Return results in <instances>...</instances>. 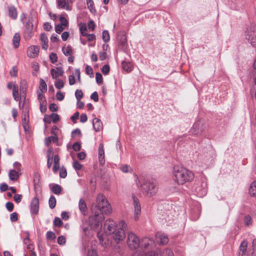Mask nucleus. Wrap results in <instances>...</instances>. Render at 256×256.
I'll use <instances>...</instances> for the list:
<instances>
[{
    "mask_svg": "<svg viewBox=\"0 0 256 256\" xmlns=\"http://www.w3.org/2000/svg\"><path fill=\"white\" fill-rule=\"evenodd\" d=\"M96 202L95 208L92 210L94 214L89 218V223L91 228L97 231L102 227V222L104 219V214H110L112 208L103 194L98 195Z\"/></svg>",
    "mask_w": 256,
    "mask_h": 256,
    "instance_id": "f257e3e1",
    "label": "nucleus"
},
{
    "mask_svg": "<svg viewBox=\"0 0 256 256\" xmlns=\"http://www.w3.org/2000/svg\"><path fill=\"white\" fill-rule=\"evenodd\" d=\"M126 226V223L124 220L120 221L117 225L114 221L108 220L106 221L104 228L105 232L108 235L110 236L114 242L119 244L126 238L124 230Z\"/></svg>",
    "mask_w": 256,
    "mask_h": 256,
    "instance_id": "f03ea898",
    "label": "nucleus"
},
{
    "mask_svg": "<svg viewBox=\"0 0 256 256\" xmlns=\"http://www.w3.org/2000/svg\"><path fill=\"white\" fill-rule=\"evenodd\" d=\"M172 174L174 180L178 184H184L191 182L194 178V174L191 170L182 166H174Z\"/></svg>",
    "mask_w": 256,
    "mask_h": 256,
    "instance_id": "7ed1b4c3",
    "label": "nucleus"
},
{
    "mask_svg": "<svg viewBox=\"0 0 256 256\" xmlns=\"http://www.w3.org/2000/svg\"><path fill=\"white\" fill-rule=\"evenodd\" d=\"M47 91V85L42 78L40 79V84L38 90H37L38 100L40 102V108L42 113H44L47 110V102L44 94Z\"/></svg>",
    "mask_w": 256,
    "mask_h": 256,
    "instance_id": "20e7f679",
    "label": "nucleus"
},
{
    "mask_svg": "<svg viewBox=\"0 0 256 256\" xmlns=\"http://www.w3.org/2000/svg\"><path fill=\"white\" fill-rule=\"evenodd\" d=\"M136 184L142 188L143 192L148 196L154 195L158 191V186L156 183L150 180H138Z\"/></svg>",
    "mask_w": 256,
    "mask_h": 256,
    "instance_id": "39448f33",
    "label": "nucleus"
},
{
    "mask_svg": "<svg viewBox=\"0 0 256 256\" xmlns=\"http://www.w3.org/2000/svg\"><path fill=\"white\" fill-rule=\"evenodd\" d=\"M126 242L130 250H136L140 246V240L138 236L130 232L128 233Z\"/></svg>",
    "mask_w": 256,
    "mask_h": 256,
    "instance_id": "423d86ee",
    "label": "nucleus"
},
{
    "mask_svg": "<svg viewBox=\"0 0 256 256\" xmlns=\"http://www.w3.org/2000/svg\"><path fill=\"white\" fill-rule=\"evenodd\" d=\"M132 198L133 200V204L134 208V220H137L138 219L139 216L141 213V206L138 199L136 196L134 194L132 195Z\"/></svg>",
    "mask_w": 256,
    "mask_h": 256,
    "instance_id": "0eeeda50",
    "label": "nucleus"
},
{
    "mask_svg": "<svg viewBox=\"0 0 256 256\" xmlns=\"http://www.w3.org/2000/svg\"><path fill=\"white\" fill-rule=\"evenodd\" d=\"M40 52V47L38 46L32 45L27 48L26 54L30 58H35L38 56Z\"/></svg>",
    "mask_w": 256,
    "mask_h": 256,
    "instance_id": "6e6552de",
    "label": "nucleus"
},
{
    "mask_svg": "<svg viewBox=\"0 0 256 256\" xmlns=\"http://www.w3.org/2000/svg\"><path fill=\"white\" fill-rule=\"evenodd\" d=\"M156 238L158 242L162 245H166L168 242V236L162 232H157L156 234Z\"/></svg>",
    "mask_w": 256,
    "mask_h": 256,
    "instance_id": "1a4fd4ad",
    "label": "nucleus"
},
{
    "mask_svg": "<svg viewBox=\"0 0 256 256\" xmlns=\"http://www.w3.org/2000/svg\"><path fill=\"white\" fill-rule=\"evenodd\" d=\"M154 245V241L152 238L145 237L142 238L140 241V246L142 248L144 249L152 248Z\"/></svg>",
    "mask_w": 256,
    "mask_h": 256,
    "instance_id": "9d476101",
    "label": "nucleus"
},
{
    "mask_svg": "<svg viewBox=\"0 0 256 256\" xmlns=\"http://www.w3.org/2000/svg\"><path fill=\"white\" fill-rule=\"evenodd\" d=\"M246 38L253 46H256V32L248 30L246 32Z\"/></svg>",
    "mask_w": 256,
    "mask_h": 256,
    "instance_id": "9b49d317",
    "label": "nucleus"
},
{
    "mask_svg": "<svg viewBox=\"0 0 256 256\" xmlns=\"http://www.w3.org/2000/svg\"><path fill=\"white\" fill-rule=\"evenodd\" d=\"M39 210V200L36 197H34L30 202V212L32 214H36Z\"/></svg>",
    "mask_w": 256,
    "mask_h": 256,
    "instance_id": "f8f14e48",
    "label": "nucleus"
},
{
    "mask_svg": "<svg viewBox=\"0 0 256 256\" xmlns=\"http://www.w3.org/2000/svg\"><path fill=\"white\" fill-rule=\"evenodd\" d=\"M204 130L202 124L200 121L196 122L193 125L191 132L194 134L198 135L200 134Z\"/></svg>",
    "mask_w": 256,
    "mask_h": 256,
    "instance_id": "ddd939ff",
    "label": "nucleus"
},
{
    "mask_svg": "<svg viewBox=\"0 0 256 256\" xmlns=\"http://www.w3.org/2000/svg\"><path fill=\"white\" fill-rule=\"evenodd\" d=\"M50 74L52 78L56 79L63 74L64 71L62 67H56L51 69Z\"/></svg>",
    "mask_w": 256,
    "mask_h": 256,
    "instance_id": "4468645a",
    "label": "nucleus"
},
{
    "mask_svg": "<svg viewBox=\"0 0 256 256\" xmlns=\"http://www.w3.org/2000/svg\"><path fill=\"white\" fill-rule=\"evenodd\" d=\"M40 41L42 48L46 50L48 48V38L46 34L44 32L42 33L40 36Z\"/></svg>",
    "mask_w": 256,
    "mask_h": 256,
    "instance_id": "2eb2a0df",
    "label": "nucleus"
},
{
    "mask_svg": "<svg viewBox=\"0 0 256 256\" xmlns=\"http://www.w3.org/2000/svg\"><path fill=\"white\" fill-rule=\"evenodd\" d=\"M98 159L100 164L104 165L105 162L104 152V146L102 144H100L98 147Z\"/></svg>",
    "mask_w": 256,
    "mask_h": 256,
    "instance_id": "dca6fc26",
    "label": "nucleus"
},
{
    "mask_svg": "<svg viewBox=\"0 0 256 256\" xmlns=\"http://www.w3.org/2000/svg\"><path fill=\"white\" fill-rule=\"evenodd\" d=\"M92 125L94 128L96 132H100L103 128V125L102 122H101L100 119L97 118H94L93 119Z\"/></svg>",
    "mask_w": 256,
    "mask_h": 256,
    "instance_id": "f3484780",
    "label": "nucleus"
},
{
    "mask_svg": "<svg viewBox=\"0 0 256 256\" xmlns=\"http://www.w3.org/2000/svg\"><path fill=\"white\" fill-rule=\"evenodd\" d=\"M78 208L82 214H86L88 208L86 202L82 198H80L79 200Z\"/></svg>",
    "mask_w": 256,
    "mask_h": 256,
    "instance_id": "a211bd4d",
    "label": "nucleus"
},
{
    "mask_svg": "<svg viewBox=\"0 0 256 256\" xmlns=\"http://www.w3.org/2000/svg\"><path fill=\"white\" fill-rule=\"evenodd\" d=\"M54 164L52 167V171L54 173H56L60 168V158L58 154H56L54 156Z\"/></svg>",
    "mask_w": 256,
    "mask_h": 256,
    "instance_id": "6ab92c4d",
    "label": "nucleus"
},
{
    "mask_svg": "<svg viewBox=\"0 0 256 256\" xmlns=\"http://www.w3.org/2000/svg\"><path fill=\"white\" fill-rule=\"evenodd\" d=\"M8 16L13 20H16L17 18L18 13L16 8L14 6H10L8 8Z\"/></svg>",
    "mask_w": 256,
    "mask_h": 256,
    "instance_id": "aec40b11",
    "label": "nucleus"
},
{
    "mask_svg": "<svg viewBox=\"0 0 256 256\" xmlns=\"http://www.w3.org/2000/svg\"><path fill=\"white\" fill-rule=\"evenodd\" d=\"M56 1L59 8L68 10H71L68 4L66 2V0H56Z\"/></svg>",
    "mask_w": 256,
    "mask_h": 256,
    "instance_id": "412c9836",
    "label": "nucleus"
},
{
    "mask_svg": "<svg viewBox=\"0 0 256 256\" xmlns=\"http://www.w3.org/2000/svg\"><path fill=\"white\" fill-rule=\"evenodd\" d=\"M20 34L18 33V32L14 34V36H13V38H12V44H13L14 47L15 48H16L18 47L19 44H20Z\"/></svg>",
    "mask_w": 256,
    "mask_h": 256,
    "instance_id": "4be33fe9",
    "label": "nucleus"
},
{
    "mask_svg": "<svg viewBox=\"0 0 256 256\" xmlns=\"http://www.w3.org/2000/svg\"><path fill=\"white\" fill-rule=\"evenodd\" d=\"M248 246V242L244 240L242 242L240 246V250L241 252L242 256H245Z\"/></svg>",
    "mask_w": 256,
    "mask_h": 256,
    "instance_id": "5701e85b",
    "label": "nucleus"
},
{
    "mask_svg": "<svg viewBox=\"0 0 256 256\" xmlns=\"http://www.w3.org/2000/svg\"><path fill=\"white\" fill-rule=\"evenodd\" d=\"M8 176L10 179L14 181L16 180L19 177L18 172L14 170H10Z\"/></svg>",
    "mask_w": 256,
    "mask_h": 256,
    "instance_id": "b1692460",
    "label": "nucleus"
},
{
    "mask_svg": "<svg viewBox=\"0 0 256 256\" xmlns=\"http://www.w3.org/2000/svg\"><path fill=\"white\" fill-rule=\"evenodd\" d=\"M122 68L128 72L132 70V64L130 62L123 61L122 62Z\"/></svg>",
    "mask_w": 256,
    "mask_h": 256,
    "instance_id": "393cba45",
    "label": "nucleus"
},
{
    "mask_svg": "<svg viewBox=\"0 0 256 256\" xmlns=\"http://www.w3.org/2000/svg\"><path fill=\"white\" fill-rule=\"evenodd\" d=\"M136 252L138 256H158V252L154 251H150L148 252Z\"/></svg>",
    "mask_w": 256,
    "mask_h": 256,
    "instance_id": "a878e982",
    "label": "nucleus"
},
{
    "mask_svg": "<svg viewBox=\"0 0 256 256\" xmlns=\"http://www.w3.org/2000/svg\"><path fill=\"white\" fill-rule=\"evenodd\" d=\"M51 190L54 194L59 195L62 192V187L58 184H54L51 188Z\"/></svg>",
    "mask_w": 256,
    "mask_h": 256,
    "instance_id": "bb28decb",
    "label": "nucleus"
},
{
    "mask_svg": "<svg viewBox=\"0 0 256 256\" xmlns=\"http://www.w3.org/2000/svg\"><path fill=\"white\" fill-rule=\"evenodd\" d=\"M12 96L14 100L16 101L18 100V85H14L12 90Z\"/></svg>",
    "mask_w": 256,
    "mask_h": 256,
    "instance_id": "cd10ccee",
    "label": "nucleus"
},
{
    "mask_svg": "<svg viewBox=\"0 0 256 256\" xmlns=\"http://www.w3.org/2000/svg\"><path fill=\"white\" fill-rule=\"evenodd\" d=\"M249 192L252 196L256 195V181L252 182L250 187Z\"/></svg>",
    "mask_w": 256,
    "mask_h": 256,
    "instance_id": "c85d7f7f",
    "label": "nucleus"
},
{
    "mask_svg": "<svg viewBox=\"0 0 256 256\" xmlns=\"http://www.w3.org/2000/svg\"><path fill=\"white\" fill-rule=\"evenodd\" d=\"M88 8L92 14L96 12V10L94 7V2L92 0H86Z\"/></svg>",
    "mask_w": 256,
    "mask_h": 256,
    "instance_id": "c756f323",
    "label": "nucleus"
},
{
    "mask_svg": "<svg viewBox=\"0 0 256 256\" xmlns=\"http://www.w3.org/2000/svg\"><path fill=\"white\" fill-rule=\"evenodd\" d=\"M49 118L51 120L52 122L56 123L59 121L60 118V116L58 114L52 113L49 115Z\"/></svg>",
    "mask_w": 256,
    "mask_h": 256,
    "instance_id": "7c9ffc66",
    "label": "nucleus"
},
{
    "mask_svg": "<svg viewBox=\"0 0 256 256\" xmlns=\"http://www.w3.org/2000/svg\"><path fill=\"white\" fill-rule=\"evenodd\" d=\"M120 170L124 173L132 172V168L128 164L122 165L120 168Z\"/></svg>",
    "mask_w": 256,
    "mask_h": 256,
    "instance_id": "2f4dec72",
    "label": "nucleus"
},
{
    "mask_svg": "<svg viewBox=\"0 0 256 256\" xmlns=\"http://www.w3.org/2000/svg\"><path fill=\"white\" fill-rule=\"evenodd\" d=\"M34 34L33 30H24V37L26 40H30Z\"/></svg>",
    "mask_w": 256,
    "mask_h": 256,
    "instance_id": "473e14b6",
    "label": "nucleus"
},
{
    "mask_svg": "<svg viewBox=\"0 0 256 256\" xmlns=\"http://www.w3.org/2000/svg\"><path fill=\"white\" fill-rule=\"evenodd\" d=\"M162 256H174L172 251L168 248H165L161 253Z\"/></svg>",
    "mask_w": 256,
    "mask_h": 256,
    "instance_id": "72a5a7b5",
    "label": "nucleus"
},
{
    "mask_svg": "<svg viewBox=\"0 0 256 256\" xmlns=\"http://www.w3.org/2000/svg\"><path fill=\"white\" fill-rule=\"evenodd\" d=\"M56 200L54 196H51L49 198V206L51 208H54L56 205Z\"/></svg>",
    "mask_w": 256,
    "mask_h": 256,
    "instance_id": "f704fd0d",
    "label": "nucleus"
},
{
    "mask_svg": "<svg viewBox=\"0 0 256 256\" xmlns=\"http://www.w3.org/2000/svg\"><path fill=\"white\" fill-rule=\"evenodd\" d=\"M59 170L60 178H66L67 176V171L65 167L62 166Z\"/></svg>",
    "mask_w": 256,
    "mask_h": 256,
    "instance_id": "c9c22d12",
    "label": "nucleus"
},
{
    "mask_svg": "<svg viewBox=\"0 0 256 256\" xmlns=\"http://www.w3.org/2000/svg\"><path fill=\"white\" fill-rule=\"evenodd\" d=\"M54 86L56 88L60 90L64 88V82L62 80L58 79L55 82Z\"/></svg>",
    "mask_w": 256,
    "mask_h": 256,
    "instance_id": "e433bc0d",
    "label": "nucleus"
},
{
    "mask_svg": "<svg viewBox=\"0 0 256 256\" xmlns=\"http://www.w3.org/2000/svg\"><path fill=\"white\" fill-rule=\"evenodd\" d=\"M98 236L102 246H106L108 244V240L104 238L100 232H98Z\"/></svg>",
    "mask_w": 256,
    "mask_h": 256,
    "instance_id": "4c0bfd02",
    "label": "nucleus"
},
{
    "mask_svg": "<svg viewBox=\"0 0 256 256\" xmlns=\"http://www.w3.org/2000/svg\"><path fill=\"white\" fill-rule=\"evenodd\" d=\"M110 35L108 30H104L102 32V39L106 42H108L110 40Z\"/></svg>",
    "mask_w": 256,
    "mask_h": 256,
    "instance_id": "58836bf2",
    "label": "nucleus"
},
{
    "mask_svg": "<svg viewBox=\"0 0 256 256\" xmlns=\"http://www.w3.org/2000/svg\"><path fill=\"white\" fill-rule=\"evenodd\" d=\"M244 224L246 226L252 224V218L249 215L246 216L244 218Z\"/></svg>",
    "mask_w": 256,
    "mask_h": 256,
    "instance_id": "ea45409f",
    "label": "nucleus"
},
{
    "mask_svg": "<svg viewBox=\"0 0 256 256\" xmlns=\"http://www.w3.org/2000/svg\"><path fill=\"white\" fill-rule=\"evenodd\" d=\"M96 82L98 84H102L103 82L102 76L100 72H96Z\"/></svg>",
    "mask_w": 256,
    "mask_h": 256,
    "instance_id": "a19ab883",
    "label": "nucleus"
},
{
    "mask_svg": "<svg viewBox=\"0 0 256 256\" xmlns=\"http://www.w3.org/2000/svg\"><path fill=\"white\" fill-rule=\"evenodd\" d=\"M75 96L78 101L80 100L83 97V93L82 90H77L75 92Z\"/></svg>",
    "mask_w": 256,
    "mask_h": 256,
    "instance_id": "79ce46f5",
    "label": "nucleus"
},
{
    "mask_svg": "<svg viewBox=\"0 0 256 256\" xmlns=\"http://www.w3.org/2000/svg\"><path fill=\"white\" fill-rule=\"evenodd\" d=\"M62 51L64 55H70L72 52V50L70 46H68L66 48H62Z\"/></svg>",
    "mask_w": 256,
    "mask_h": 256,
    "instance_id": "37998d69",
    "label": "nucleus"
},
{
    "mask_svg": "<svg viewBox=\"0 0 256 256\" xmlns=\"http://www.w3.org/2000/svg\"><path fill=\"white\" fill-rule=\"evenodd\" d=\"M28 114L26 112H25V114H24L23 118H22V124L24 128H25L26 125L28 124Z\"/></svg>",
    "mask_w": 256,
    "mask_h": 256,
    "instance_id": "c03bdc74",
    "label": "nucleus"
},
{
    "mask_svg": "<svg viewBox=\"0 0 256 256\" xmlns=\"http://www.w3.org/2000/svg\"><path fill=\"white\" fill-rule=\"evenodd\" d=\"M73 167L76 170H80L82 168V164H80L78 161H74L73 162Z\"/></svg>",
    "mask_w": 256,
    "mask_h": 256,
    "instance_id": "a18cd8bd",
    "label": "nucleus"
},
{
    "mask_svg": "<svg viewBox=\"0 0 256 256\" xmlns=\"http://www.w3.org/2000/svg\"><path fill=\"white\" fill-rule=\"evenodd\" d=\"M110 70V66L108 64H105L102 68V72L104 74L106 75L109 73Z\"/></svg>",
    "mask_w": 256,
    "mask_h": 256,
    "instance_id": "49530a36",
    "label": "nucleus"
},
{
    "mask_svg": "<svg viewBox=\"0 0 256 256\" xmlns=\"http://www.w3.org/2000/svg\"><path fill=\"white\" fill-rule=\"evenodd\" d=\"M57 242L60 245H63L66 242V238L63 236H60L58 237Z\"/></svg>",
    "mask_w": 256,
    "mask_h": 256,
    "instance_id": "de8ad7c7",
    "label": "nucleus"
},
{
    "mask_svg": "<svg viewBox=\"0 0 256 256\" xmlns=\"http://www.w3.org/2000/svg\"><path fill=\"white\" fill-rule=\"evenodd\" d=\"M49 58L52 63H54L58 60V56L55 53H51L49 56Z\"/></svg>",
    "mask_w": 256,
    "mask_h": 256,
    "instance_id": "09e8293b",
    "label": "nucleus"
},
{
    "mask_svg": "<svg viewBox=\"0 0 256 256\" xmlns=\"http://www.w3.org/2000/svg\"><path fill=\"white\" fill-rule=\"evenodd\" d=\"M50 142L54 143H57L58 142V138L56 133H55V134H52L51 136H49V142Z\"/></svg>",
    "mask_w": 256,
    "mask_h": 256,
    "instance_id": "8fccbe9b",
    "label": "nucleus"
},
{
    "mask_svg": "<svg viewBox=\"0 0 256 256\" xmlns=\"http://www.w3.org/2000/svg\"><path fill=\"white\" fill-rule=\"evenodd\" d=\"M56 98L59 101H62L64 99V95L60 91L58 92L56 95Z\"/></svg>",
    "mask_w": 256,
    "mask_h": 256,
    "instance_id": "3c124183",
    "label": "nucleus"
},
{
    "mask_svg": "<svg viewBox=\"0 0 256 256\" xmlns=\"http://www.w3.org/2000/svg\"><path fill=\"white\" fill-rule=\"evenodd\" d=\"M64 26H66L62 24H58V25L56 26L55 28L56 32L58 34H60L64 30Z\"/></svg>",
    "mask_w": 256,
    "mask_h": 256,
    "instance_id": "603ef678",
    "label": "nucleus"
},
{
    "mask_svg": "<svg viewBox=\"0 0 256 256\" xmlns=\"http://www.w3.org/2000/svg\"><path fill=\"white\" fill-rule=\"evenodd\" d=\"M22 194H15L14 196V200L16 203H20L22 200Z\"/></svg>",
    "mask_w": 256,
    "mask_h": 256,
    "instance_id": "864d4df0",
    "label": "nucleus"
},
{
    "mask_svg": "<svg viewBox=\"0 0 256 256\" xmlns=\"http://www.w3.org/2000/svg\"><path fill=\"white\" fill-rule=\"evenodd\" d=\"M83 36L87 37L88 41H92L95 39V36L94 34H88V33L83 32Z\"/></svg>",
    "mask_w": 256,
    "mask_h": 256,
    "instance_id": "5fc2aeb1",
    "label": "nucleus"
},
{
    "mask_svg": "<svg viewBox=\"0 0 256 256\" xmlns=\"http://www.w3.org/2000/svg\"><path fill=\"white\" fill-rule=\"evenodd\" d=\"M58 109V106L54 103H52L49 106V110L52 112H56Z\"/></svg>",
    "mask_w": 256,
    "mask_h": 256,
    "instance_id": "6e6d98bb",
    "label": "nucleus"
},
{
    "mask_svg": "<svg viewBox=\"0 0 256 256\" xmlns=\"http://www.w3.org/2000/svg\"><path fill=\"white\" fill-rule=\"evenodd\" d=\"M62 222L60 218H55L54 222V224L55 226L60 227L62 226Z\"/></svg>",
    "mask_w": 256,
    "mask_h": 256,
    "instance_id": "4d7b16f0",
    "label": "nucleus"
},
{
    "mask_svg": "<svg viewBox=\"0 0 256 256\" xmlns=\"http://www.w3.org/2000/svg\"><path fill=\"white\" fill-rule=\"evenodd\" d=\"M6 206L8 212H12L14 210V204L12 202H7Z\"/></svg>",
    "mask_w": 256,
    "mask_h": 256,
    "instance_id": "13d9d810",
    "label": "nucleus"
},
{
    "mask_svg": "<svg viewBox=\"0 0 256 256\" xmlns=\"http://www.w3.org/2000/svg\"><path fill=\"white\" fill-rule=\"evenodd\" d=\"M118 40L120 42V44L122 45H124L126 42V38L124 35L122 36H118Z\"/></svg>",
    "mask_w": 256,
    "mask_h": 256,
    "instance_id": "bf43d9fd",
    "label": "nucleus"
},
{
    "mask_svg": "<svg viewBox=\"0 0 256 256\" xmlns=\"http://www.w3.org/2000/svg\"><path fill=\"white\" fill-rule=\"evenodd\" d=\"M10 220L12 222H16L18 220V214L14 212L10 214Z\"/></svg>",
    "mask_w": 256,
    "mask_h": 256,
    "instance_id": "052dcab7",
    "label": "nucleus"
},
{
    "mask_svg": "<svg viewBox=\"0 0 256 256\" xmlns=\"http://www.w3.org/2000/svg\"><path fill=\"white\" fill-rule=\"evenodd\" d=\"M86 72L87 74L90 75V76L93 75V70L92 68L89 66H86L85 68Z\"/></svg>",
    "mask_w": 256,
    "mask_h": 256,
    "instance_id": "680f3d73",
    "label": "nucleus"
},
{
    "mask_svg": "<svg viewBox=\"0 0 256 256\" xmlns=\"http://www.w3.org/2000/svg\"><path fill=\"white\" fill-rule=\"evenodd\" d=\"M90 98L92 99L94 102H97L98 101V95L96 92H94L91 96Z\"/></svg>",
    "mask_w": 256,
    "mask_h": 256,
    "instance_id": "e2e57ef3",
    "label": "nucleus"
},
{
    "mask_svg": "<svg viewBox=\"0 0 256 256\" xmlns=\"http://www.w3.org/2000/svg\"><path fill=\"white\" fill-rule=\"evenodd\" d=\"M9 189L8 185L5 183H2L0 186V190L2 192H6Z\"/></svg>",
    "mask_w": 256,
    "mask_h": 256,
    "instance_id": "0e129e2a",
    "label": "nucleus"
},
{
    "mask_svg": "<svg viewBox=\"0 0 256 256\" xmlns=\"http://www.w3.org/2000/svg\"><path fill=\"white\" fill-rule=\"evenodd\" d=\"M107 54L105 52H101L99 54V58L100 60H104L106 58Z\"/></svg>",
    "mask_w": 256,
    "mask_h": 256,
    "instance_id": "69168bd1",
    "label": "nucleus"
},
{
    "mask_svg": "<svg viewBox=\"0 0 256 256\" xmlns=\"http://www.w3.org/2000/svg\"><path fill=\"white\" fill-rule=\"evenodd\" d=\"M68 82L70 85H73L75 84L76 80L74 76L70 75L68 76Z\"/></svg>",
    "mask_w": 256,
    "mask_h": 256,
    "instance_id": "338daca9",
    "label": "nucleus"
},
{
    "mask_svg": "<svg viewBox=\"0 0 256 256\" xmlns=\"http://www.w3.org/2000/svg\"><path fill=\"white\" fill-rule=\"evenodd\" d=\"M72 148L74 150L79 151L80 150V144L78 142H74L72 146Z\"/></svg>",
    "mask_w": 256,
    "mask_h": 256,
    "instance_id": "774afa93",
    "label": "nucleus"
}]
</instances>
